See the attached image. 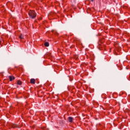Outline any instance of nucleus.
I'll return each instance as SVG.
<instances>
[{
	"label": "nucleus",
	"instance_id": "0eeeda50",
	"mask_svg": "<svg viewBox=\"0 0 130 130\" xmlns=\"http://www.w3.org/2000/svg\"><path fill=\"white\" fill-rule=\"evenodd\" d=\"M19 37L20 39H24V35H23V34H20Z\"/></svg>",
	"mask_w": 130,
	"mask_h": 130
},
{
	"label": "nucleus",
	"instance_id": "6e6552de",
	"mask_svg": "<svg viewBox=\"0 0 130 130\" xmlns=\"http://www.w3.org/2000/svg\"><path fill=\"white\" fill-rule=\"evenodd\" d=\"M17 84L18 85H22V81H20V80H18L17 81Z\"/></svg>",
	"mask_w": 130,
	"mask_h": 130
},
{
	"label": "nucleus",
	"instance_id": "f257e3e1",
	"mask_svg": "<svg viewBox=\"0 0 130 130\" xmlns=\"http://www.w3.org/2000/svg\"><path fill=\"white\" fill-rule=\"evenodd\" d=\"M28 14L30 19H35L36 18V16H37L36 12L32 10L29 11Z\"/></svg>",
	"mask_w": 130,
	"mask_h": 130
},
{
	"label": "nucleus",
	"instance_id": "423d86ee",
	"mask_svg": "<svg viewBox=\"0 0 130 130\" xmlns=\"http://www.w3.org/2000/svg\"><path fill=\"white\" fill-rule=\"evenodd\" d=\"M44 45L46 47H48V46H49V43L46 42L45 43Z\"/></svg>",
	"mask_w": 130,
	"mask_h": 130
},
{
	"label": "nucleus",
	"instance_id": "7ed1b4c3",
	"mask_svg": "<svg viewBox=\"0 0 130 130\" xmlns=\"http://www.w3.org/2000/svg\"><path fill=\"white\" fill-rule=\"evenodd\" d=\"M73 119H74V118L72 117H69L68 118V120L69 122H73Z\"/></svg>",
	"mask_w": 130,
	"mask_h": 130
},
{
	"label": "nucleus",
	"instance_id": "9d476101",
	"mask_svg": "<svg viewBox=\"0 0 130 130\" xmlns=\"http://www.w3.org/2000/svg\"><path fill=\"white\" fill-rule=\"evenodd\" d=\"M1 42H2V40H1V39H0V43H1Z\"/></svg>",
	"mask_w": 130,
	"mask_h": 130
},
{
	"label": "nucleus",
	"instance_id": "1a4fd4ad",
	"mask_svg": "<svg viewBox=\"0 0 130 130\" xmlns=\"http://www.w3.org/2000/svg\"><path fill=\"white\" fill-rule=\"evenodd\" d=\"M75 58L76 59H78V58H79V56H78V55H76V56H75Z\"/></svg>",
	"mask_w": 130,
	"mask_h": 130
},
{
	"label": "nucleus",
	"instance_id": "f03ea898",
	"mask_svg": "<svg viewBox=\"0 0 130 130\" xmlns=\"http://www.w3.org/2000/svg\"><path fill=\"white\" fill-rule=\"evenodd\" d=\"M9 80L11 82H12V81H14V80H15V77H14L13 76H10L9 77Z\"/></svg>",
	"mask_w": 130,
	"mask_h": 130
},
{
	"label": "nucleus",
	"instance_id": "20e7f679",
	"mask_svg": "<svg viewBox=\"0 0 130 130\" xmlns=\"http://www.w3.org/2000/svg\"><path fill=\"white\" fill-rule=\"evenodd\" d=\"M11 126H12V127H13V128H15V127H18V125H17V124H12L11 125Z\"/></svg>",
	"mask_w": 130,
	"mask_h": 130
},
{
	"label": "nucleus",
	"instance_id": "39448f33",
	"mask_svg": "<svg viewBox=\"0 0 130 130\" xmlns=\"http://www.w3.org/2000/svg\"><path fill=\"white\" fill-rule=\"evenodd\" d=\"M30 83H31V84H35V79H30Z\"/></svg>",
	"mask_w": 130,
	"mask_h": 130
},
{
	"label": "nucleus",
	"instance_id": "9b49d317",
	"mask_svg": "<svg viewBox=\"0 0 130 130\" xmlns=\"http://www.w3.org/2000/svg\"><path fill=\"white\" fill-rule=\"evenodd\" d=\"M91 2H94V0H91Z\"/></svg>",
	"mask_w": 130,
	"mask_h": 130
}]
</instances>
